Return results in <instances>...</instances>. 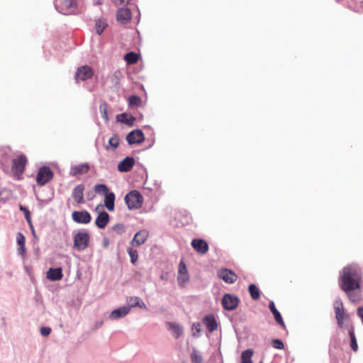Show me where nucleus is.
Segmentation results:
<instances>
[{"label":"nucleus","mask_w":363,"mask_h":363,"mask_svg":"<svg viewBox=\"0 0 363 363\" xmlns=\"http://www.w3.org/2000/svg\"><path fill=\"white\" fill-rule=\"evenodd\" d=\"M361 281L362 271L356 264H349L340 272V287L352 302H355L358 299V296L353 291L360 289Z\"/></svg>","instance_id":"nucleus-1"},{"label":"nucleus","mask_w":363,"mask_h":363,"mask_svg":"<svg viewBox=\"0 0 363 363\" xmlns=\"http://www.w3.org/2000/svg\"><path fill=\"white\" fill-rule=\"evenodd\" d=\"M56 10L63 15H77L82 11L78 0H55Z\"/></svg>","instance_id":"nucleus-2"},{"label":"nucleus","mask_w":363,"mask_h":363,"mask_svg":"<svg viewBox=\"0 0 363 363\" xmlns=\"http://www.w3.org/2000/svg\"><path fill=\"white\" fill-rule=\"evenodd\" d=\"M124 201L129 210L138 209L142 206L143 198L138 190H132L125 196Z\"/></svg>","instance_id":"nucleus-3"},{"label":"nucleus","mask_w":363,"mask_h":363,"mask_svg":"<svg viewBox=\"0 0 363 363\" xmlns=\"http://www.w3.org/2000/svg\"><path fill=\"white\" fill-rule=\"evenodd\" d=\"M89 233L86 230L79 231L74 236L73 247L77 251H84L89 246Z\"/></svg>","instance_id":"nucleus-4"},{"label":"nucleus","mask_w":363,"mask_h":363,"mask_svg":"<svg viewBox=\"0 0 363 363\" xmlns=\"http://www.w3.org/2000/svg\"><path fill=\"white\" fill-rule=\"evenodd\" d=\"M334 309L335 313V318L337 320L339 328H343L345 327L344 324L345 318L347 315L345 313L342 301L340 298H337L334 301Z\"/></svg>","instance_id":"nucleus-5"},{"label":"nucleus","mask_w":363,"mask_h":363,"mask_svg":"<svg viewBox=\"0 0 363 363\" xmlns=\"http://www.w3.org/2000/svg\"><path fill=\"white\" fill-rule=\"evenodd\" d=\"M26 163L27 158L23 154L18 155L16 159H13L11 170L13 174L17 177L21 175L25 170Z\"/></svg>","instance_id":"nucleus-6"},{"label":"nucleus","mask_w":363,"mask_h":363,"mask_svg":"<svg viewBox=\"0 0 363 363\" xmlns=\"http://www.w3.org/2000/svg\"><path fill=\"white\" fill-rule=\"evenodd\" d=\"M53 177V172L49 167H41L37 174L36 181L38 184L43 186L50 182Z\"/></svg>","instance_id":"nucleus-7"},{"label":"nucleus","mask_w":363,"mask_h":363,"mask_svg":"<svg viewBox=\"0 0 363 363\" xmlns=\"http://www.w3.org/2000/svg\"><path fill=\"white\" fill-rule=\"evenodd\" d=\"M221 303L224 309L233 311L238 306L239 298L236 296L225 294L222 298Z\"/></svg>","instance_id":"nucleus-8"},{"label":"nucleus","mask_w":363,"mask_h":363,"mask_svg":"<svg viewBox=\"0 0 363 363\" xmlns=\"http://www.w3.org/2000/svg\"><path fill=\"white\" fill-rule=\"evenodd\" d=\"M94 74L93 69L88 65H84L79 67L75 73V79L77 82L85 81L92 77Z\"/></svg>","instance_id":"nucleus-9"},{"label":"nucleus","mask_w":363,"mask_h":363,"mask_svg":"<svg viewBox=\"0 0 363 363\" xmlns=\"http://www.w3.org/2000/svg\"><path fill=\"white\" fill-rule=\"evenodd\" d=\"M72 218L79 224H88L91 220V214L86 210L73 211Z\"/></svg>","instance_id":"nucleus-10"},{"label":"nucleus","mask_w":363,"mask_h":363,"mask_svg":"<svg viewBox=\"0 0 363 363\" xmlns=\"http://www.w3.org/2000/svg\"><path fill=\"white\" fill-rule=\"evenodd\" d=\"M145 139V135L140 129L133 130L126 135V140L130 145L141 143Z\"/></svg>","instance_id":"nucleus-11"},{"label":"nucleus","mask_w":363,"mask_h":363,"mask_svg":"<svg viewBox=\"0 0 363 363\" xmlns=\"http://www.w3.org/2000/svg\"><path fill=\"white\" fill-rule=\"evenodd\" d=\"M11 157L12 155L10 147H4L0 148V163L4 167V171L9 167Z\"/></svg>","instance_id":"nucleus-12"},{"label":"nucleus","mask_w":363,"mask_h":363,"mask_svg":"<svg viewBox=\"0 0 363 363\" xmlns=\"http://www.w3.org/2000/svg\"><path fill=\"white\" fill-rule=\"evenodd\" d=\"M218 276L228 284H233L238 277L235 273L228 269H220L218 272Z\"/></svg>","instance_id":"nucleus-13"},{"label":"nucleus","mask_w":363,"mask_h":363,"mask_svg":"<svg viewBox=\"0 0 363 363\" xmlns=\"http://www.w3.org/2000/svg\"><path fill=\"white\" fill-rule=\"evenodd\" d=\"M135 162L133 157L127 156L118 163V170L120 172H128L133 167Z\"/></svg>","instance_id":"nucleus-14"},{"label":"nucleus","mask_w":363,"mask_h":363,"mask_svg":"<svg viewBox=\"0 0 363 363\" xmlns=\"http://www.w3.org/2000/svg\"><path fill=\"white\" fill-rule=\"evenodd\" d=\"M130 311V306H123L112 311L108 315V318L112 320H118L125 317Z\"/></svg>","instance_id":"nucleus-15"},{"label":"nucleus","mask_w":363,"mask_h":363,"mask_svg":"<svg viewBox=\"0 0 363 363\" xmlns=\"http://www.w3.org/2000/svg\"><path fill=\"white\" fill-rule=\"evenodd\" d=\"M89 170V164L88 163H82L77 165H72L70 167L69 174L72 177L86 174Z\"/></svg>","instance_id":"nucleus-16"},{"label":"nucleus","mask_w":363,"mask_h":363,"mask_svg":"<svg viewBox=\"0 0 363 363\" xmlns=\"http://www.w3.org/2000/svg\"><path fill=\"white\" fill-rule=\"evenodd\" d=\"M84 185L82 184H78L72 191V196L75 202L78 204L84 203Z\"/></svg>","instance_id":"nucleus-17"},{"label":"nucleus","mask_w":363,"mask_h":363,"mask_svg":"<svg viewBox=\"0 0 363 363\" xmlns=\"http://www.w3.org/2000/svg\"><path fill=\"white\" fill-rule=\"evenodd\" d=\"M191 246L200 254H205L208 250V245L203 239H194L191 241Z\"/></svg>","instance_id":"nucleus-18"},{"label":"nucleus","mask_w":363,"mask_h":363,"mask_svg":"<svg viewBox=\"0 0 363 363\" xmlns=\"http://www.w3.org/2000/svg\"><path fill=\"white\" fill-rule=\"evenodd\" d=\"M131 18V11L128 8H121L116 13V19L123 24L127 23Z\"/></svg>","instance_id":"nucleus-19"},{"label":"nucleus","mask_w":363,"mask_h":363,"mask_svg":"<svg viewBox=\"0 0 363 363\" xmlns=\"http://www.w3.org/2000/svg\"><path fill=\"white\" fill-rule=\"evenodd\" d=\"M203 323L206 325L210 333L217 330L218 323L213 314L205 315L202 319Z\"/></svg>","instance_id":"nucleus-20"},{"label":"nucleus","mask_w":363,"mask_h":363,"mask_svg":"<svg viewBox=\"0 0 363 363\" xmlns=\"http://www.w3.org/2000/svg\"><path fill=\"white\" fill-rule=\"evenodd\" d=\"M109 220L110 216L108 213L105 211H103L101 213H99L98 216L96 217L95 224L99 228L104 229L108 223Z\"/></svg>","instance_id":"nucleus-21"},{"label":"nucleus","mask_w":363,"mask_h":363,"mask_svg":"<svg viewBox=\"0 0 363 363\" xmlns=\"http://www.w3.org/2000/svg\"><path fill=\"white\" fill-rule=\"evenodd\" d=\"M269 308L274 315V319L277 324L280 325L283 328H286V325L283 320L282 316L280 312L277 309L274 302L273 301H269Z\"/></svg>","instance_id":"nucleus-22"},{"label":"nucleus","mask_w":363,"mask_h":363,"mask_svg":"<svg viewBox=\"0 0 363 363\" xmlns=\"http://www.w3.org/2000/svg\"><path fill=\"white\" fill-rule=\"evenodd\" d=\"M63 277L61 267L50 268L47 272V278L52 281L60 280Z\"/></svg>","instance_id":"nucleus-23"},{"label":"nucleus","mask_w":363,"mask_h":363,"mask_svg":"<svg viewBox=\"0 0 363 363\" xmlns=\"http://www.w3.org/2000/svg\"><path fill=\"white\" fill-rule=\"evenodd\" d=\"M148 235L149 233L146 230H141L138 231L135 233L132 240V243H135L138 246L143 245L147 240Z\"/></svg>","instance_id":"nucleus-24"},{"label":"nucleus","mask_w":363,"mask_h":363,"mask_svg":"<svg viewBox=\"0 0 363 363\" xmlns=\"http://www.w3.org/2000/svg\"><path fill=\"white\" fill-rule=\"evenodd\" d=\"M104 206L109 211H114L115 208V199L116 196L115 194L112 191H109L108 193L104 195Z\"/></svg>","instance_id":"nucleus-25"},{"label":"nucleus","mask_w":363,"mask_h":363,"mask_svg":"<svg viewBox=\"0 0 363 363\" xmlns=\"http://www.w3.org/2000/svg\"><path fill=\"white\" fill-rule=\"evenodd\" d=\"M116 120L117 121L126 124L128 126H133L136 119L133 116H129L126 113H122L116 116Z\"/></svg>","instance_id":"nucleus-26"},{"label":"nucleus","mask_w":363,"mask_h":363,"mask_svg":"<svg viewBox=\"0 0 363 363\" xmlns=\"http://www.w3.org/2000/svg\"><path fill=\"white\" fill-rule=\"evenodd\" d=\"M128 305L127 306H130V309L134 307H139L143 309H146L147 306L144 301H143L140 297L138 296H130L128 298Z\"/></svg>","instance_id":"nucleus-27"},{"label":"nucleus","mask_w":363,"mask_h":363,"mask_svg":"<svg viewBox=\"0 0 363 363\" xmlns=\"http://www.w3.org/2000/svg\"><path fill=\"white\" fill-rule=\"evenodd\" d=\"M120 138L118 134H113L108 140V145L105 146L107 151H115L119 146Z\"/></svg>","instance_id":"nucleus-28"},{"label":"nucleus","mask_w":363,"mask_h":363,"mask_svg":"<svg viewBox=\"0 0 363 363\" xmlns=\"http://www.w3.org/2000/svg\"><path fill=\"white\" fill-rule=\"evenodd\" d=\"M169 328L172 331L175 338H179L183 334L182 327L176 323H168Z\"/></svg>","instance_id":"nucleus-29"},{"label":"nucleus","mask_w":363,"mask_h":363,"mask_svg":"<svg viewBox=\"0 0 363 363\" xmlns=\"http://www.w3.org/2000/svg\"><path fill=\"white\" fill-rule=\"evenodd\" d=\"M348 333L350 337V347L352 350L354 352L357 351L358 345L357 342V339L354 334V327H350L348 330Z\"/></svg>","instance_id":"nucleus-30"},{"label":"nucleus","mask_w":363,"mask_h":363,"mask_svg":"<svg viewBox=\"0 0 363 363\" xmlns=\"http://www.w3.org/2000/svg\"><path fill=\"white\" fill-rule=\"evenodd\" d=\"M248 291L253 300H257L260 297V291L255 284H250Z\"/></svg>","instance_id":"nucleus-31"},{"label":"nucleus","mask_w":363,"mask_h":363,"mask_svg":"<svg viewBox=\"0 0 363 363\" xmlns=\"http://www.w3.org/2000/svg\"><path fill=\"white\" fill-rule=\"evenodd\" d=\"M141 103V98L137 95H131L128 97V106L130 108L140 106Z\"/></svg>","instance_id":"nucleus-32"},{"label":"nucleus","mask_w":363,"mask_h":363,"mask_svg":"<svg viewBox=\"0 0 363 363\" xmlns=\"http://www.w3.org/2000/svg\"><path fill=\"white\" fill-rule=\"evenodd\" d=\"M253 354V351L247 349L242 352L241 360L242 363H252L251 357Z\"/></svg>","instance_id":"nucleus-33"},{"label":"nucleus","mask_w":363,"mask_h":363,"mask_svg":"<svg viewBox=\"0 0 363 363\" xmlns=\"http://www.w3.org/2000/svg\"><path fill=\"white\" fill-rule=\"evenodd\" d=\"M127 64L132 65L138 62V55L134 52H129L124 56Z\"/></svg>","instance_id":"nucleus-34"},{"label":"nucleus","mask_w":363,"mask_h":363,"mask_svg":"<svg viewBox=\"0 0 363 363\" xmlns=\"http://www.w3.org/2000/svg\"><path fill=\"white\" fill-rule=\"evenodd\" d=\"M191 360L192 363H203V362L201 354L196 349H194L191 354Z\"/></svg>","instance_id":"nucleus-35"},{"label":"nucleus","mask_w":363,"mask_h":363,"mask_svg":"<svg viewBox=\"0 0 363 363\" xmlns=\"http://www.w3.org/2000/svg\"><path fill=\"white\" fill-rule=\"evenodd\" d=\"M94 190L96 193L103 194L104 195L109 192L108 186L104 184H96L94 186Z\"/></svg>","instance_id":"nucleus-36"},{"label":"nucleus","mask_w":363,"mask_h":363,"mask_svg":"<svg viewBox=\"0 0 363 363\" xmlns=\"http://www.w3.org/2000/svg\"><path fill=\"white\" fill-rule=\"evenodd\" d=\"M99 111L101 114V117L106 121H108V106L106 103H102L99 106Z\"/></svg>","instance_id":"nucleus-37"},{"label":"nucleus","mask_w":363,"mask_h":363,"mask_svg":"<svg viewBox=\"0 0 363 363\" xmlns=\"http://www.w3.org/2000/svg\"><path fill=\"white\" fill-rule=\"evenodd\" d=\"M126 228L123 223H118L112 227V230L118 235H122L125 232Z\"/></svg>","instance_id":"nucleus-38"},{"label":"nucleus","mask_w":363,"mask_h":363,"mask_svg":"<svg viewBox=\"0 0 363 363\" xmlns=\"http://www.w3.org/2000/svg\"><path fill=\"white\" fill-rule=\"evenodd\" d=\"M106 26V24L104 22H102L101 20H97L96 21V32L99 35H101L104 32L105 28Z\"/></svg>","instance_id":"nucleus-39"},{"label":"nucleus","mask_w":363,"mask_h":363,"mask_svg":"<svg viewBox=\"0 0 363 363\" xmlns=\"http://www.w3.org/2000/svg\"><path fill=\"white\" fill-rule=\"evenodd\" d=\"M193 336L199 337L201 333V323L199 322H195L192 325Z\"/></svg>","instance_id":"nucleus-40"},{"label":"nucleus","mask_w":363,"mask_h":363,"mask_svg":"<svg viewBox=\"0 0 363 363\" xmlns=\"http://www.w3.org/2000/svg\"><path fill=\"white\" fill-rule=\"evenodd\" d=\"M128 252L129 256L130 257V262L133 264H135L137 262L138 258V251L136 250H133V249L130 248L128 250Z\"/></svg>","instance_id":"nucleus-41"},{"label":"nucleus","mask_w":363,"mask_h":363,"mask_svg":"<svg viewBox=\"0 0 363 363\" xmlns=\"http://www.w3.org/2000/svg\"><path fill=\"white\" fill-rule=\"evenodd\" d=\"M189 280V277L188 274H179L177 277V281L179 282V284L181 286H183L184 284H186Z\"/></svg>","instance_id":"nucleus-42"},{"label":"nucleus","mask_w":363,"mask_h":363,"mask_svg":"<svg viewBox=\"0 0 363 363\" xmlns=\"http://www.w3.org/2000/svg\"><path fill=\"white\" fill-rule=\"evenodd\" d=\"M272 346L278 350H283L284 348V344L281 340L274 339L272 340Z\"/></svg>","instance_id":"nucleus-43"},{"label":"nucleus","mask_w":363,"mask_h":363,"mask_svg":"<svg viewBox=\"0 0 363 363\" xmlns=\"http://www.w3.org/2000/svg\"><path fill=\"white\" fill-rule=\"evenodd\" d=\"M16 242L18 245H25L26 238L23 234L21 232L17 233Z\"/></svg>","instance_id":"nucleus-44"},{"label":"nucleus","mask_w":363,"mask_h":363,"mask_svg":"<svg viewBox=\"0 0 363 363\" xmlns=\"http://www.w3.org/2000/svg\"><path fill=\"white\" fill-rule=\"evenodd\" d=\"M179 274H188L186 266L183 261H181L179 264Z\"/></svg>","instance_id":"nucleus-45"},{"label":"nucleus","mask_w":363,"mask_h":363,"mask_svg":"<svg viewBox=\"0 0 363 363\" xmlns=\"http://www.w3.org/2000/svg\"><path fill=\"white\" fill-rule=\"evenodd\" d=\"M17 252L19 255H21L23 258H24L26 255V246L25 245H18Z\"/></svg>","instance_id":"nucleus-46"},{"label":"nucleus","mask_w":363,"mask_h":363,"mask_svg":"<svg viewBox=\"0 0 363 363\" xmlns=\"http://www.w3.org/2000/svg\"><path fill=\"white\" fill-rule=\"evenodd\" d=\"M51 333V328L50 327H41L40 328V334L43 336H48Z\"/></svg>","instance_id":"nucleus-47"},{"label":"nucleus","mask_w":363,"mask_h":363,"mask_svg":"<svg viewBox=\"0 0 363 363\" xmlns=\"http://www.w3.org/2000/svg\"><path fill=\"white\" fill-rule=\"evenodd\" d=\"M20 209L24 213L26 220H28L29 218H30V213L29 210L24 206H21Z\"/></svg>","instance_id":"nucleus-48"},{"label":"nucleus","mask_w":363,"mask_h":363,"mask_svg":"<svg viewBox=\"0 0 363 363\" xmlns=\"http://www.w3.org/2000/svg\"><path fill=\"white\" fill-rule=\"evenodd\" d=\"M103 324H104V321L102 320H96L94 323L92 329L94 330H96L100 328L103 325Z\"/></svg>","instance_id":"nucleus-49"},{"label":"nucleus","mask_w":363,"mask_h":363,"mask_svg":"<svg viewBox=\"0 0 363 363\" xmlns=\"http://www.w3.org/2000/svg\"><path fill=\"white\" fill-rule=\"evenodd\" d=\"M26 221H27V222H28V223L29 224V226H30V228H31V230H32L33 235V236L35 237V233L34 228H33V224H32L31 218H29V219H28V220H26Z\"/></svg>","instance_id":"nucleus-50"},{"label":"nucleus","mask_w":363,"mask_h":363,"mask_svg":"<svg viewBox=\"0 0 363 363\" xmlns=\"http://www.w3.org/2000/svg\"><path fill=\"white\" fill-rule=\"evenodd\" d=\"M116 4H128L129 2V0H116Z\"/></svg>","instance_id":"nucleus-51"},{"label":"nucleus","mask_w":363,"mask_h":363,"mask_svg":"<svg viewBox=\"0 0 363 363\" xmlns=\"http://www.w3.org/2000/svg\"><path fill=\"white\" fill-rule=\"evenodd\" d=\"M102 4V1L101 0H98L97 1L95 2V5H101Z\"/></svg>","instance_id":"nucleus-52"},{"label":"nucleus","mask_w":363,"mask_h":363,"mask_svg":"<svg viewBox=\"0 0 363 363\" xmlns=\"http://www.w3.org/2000/svg\"><path fill=\"white\" fill-rule=\"evenodd\" d=\"M160 278H161L162 279H164L163 275H162V276L160 277Z\"/></svg>","instance_id":"nucleus-53"},{"label":"nucleus","mask_w":363,"mask_h":363,"mask_svg":"<svg viewBox=\"0 0 363 363\" xmlns=\"http://www.w3.org/2000/svg\"><path fill=\"white\" fill-rule=\"evenodd\" d=\"M259 363H263V362H262V361H260V362H259Z\"/></svg>","instance_id":"nucleus-54"}]
</instances>
